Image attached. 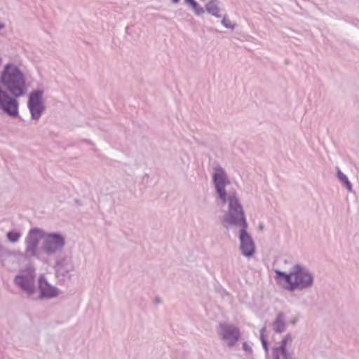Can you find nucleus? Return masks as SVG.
<instances>
[{"label":"nucleus","mask_w":359,"mask_h":359,"mask_svg":"<svg viewBox=\"0 0 359 359\" xmlns=\"http://www.w3.org/2000/svg\"><path fill=\"white\" fill-rule=\"evenodd\" d=\"M184 1L191 6L195 15H200L204 13L203 8L195 0H184Z\"/></svg>","instance_id":"15"},{"label":"nucleus","mask_w":359,"mask_h":359,"mask_svg":"<svg viewBox=\"0 0 359 359\" xmlns=\"http://www.w3.org/2000/svg\"><path fill=\"white\" fill-rule=\"evenodd\" d=\"M220 2L218 0H211L205 5L206 11L208 13L212 15H214L217 18H219V12H220Z\"/></svg>","instance_id":"13"},{"label":"nucleus","mask_w":359,"mask_h":359,"mask_svg":"<svg viewBox=\"0 0 359 359\" xmlns=\"http://www.w3.org/2000/svg\"><path fill=\"white\" fill-rule=\"evenodd\" d=\"M222 24L226 28H229L231 29H233L235 28V24L232 23L231 20L226 18V17H224V18L222 19Z\"/></svg>","instance_id":"18"},{"label":"nucleus","mask_w":359,"mask_h":359,"mask_svg":"<svg viewBox=\"0 0 359 359\" xmlns=\"http://www.w3.org/2000/svg\"><path fill=\"white\" fill-rule=\"evenodd\" d=\"M274 271L276 280L280 283L284 280L286 285H283V287L288 291L302 290L313 285L314 280L313 274L306 267L302 265H294L289 273L277 269Z\"/></svg>","instance_id":"4"},{"label":"nucleus","mask_w":359,"mask_h":359,"mask_svg":"<svg viewBox=\"0 0 359 359\" xmlns=\"http://www.w3.org/2000/svg\"><path fill=\"white\" fill-rule=\"evenodd\" d=\"M266 331V327L264 326L260 330V340L262 344V347L265 351L266 355H268L269 353V345L268 341L264 337V332Z\"/></svg>","instance_id":"17"},{"label":"nucleus","mask_w":359,"mask_h":359,"mask_svg":"<svg viewBox=\"0 0 359 359\" xmlns=\"http://www.w3.org/2000/svg\"><path fill=\"white\" fill-rule=\"evenodd\" d=\"M43 93V89H36L29 95L27 107L32 120H39L46 109Z\"/></svg>","instance_id":"5"},{"label":"nucleus","mask_w":359,"mask_h":359,"mask_svg":"<svg viewBox=\"0 0 359 359\" xmlns=\"http://www.w3.org/2000/svg\"><path fill=\"white\" fill-rule=\"evenodd\" d=\"M273 330L277 333H281L285 331L286 324L285 322V315L283 313H279L276 320L272 324Z\"/></svg>","instance_id":"12"},{"label":"nucleus","mask_w":359,"mask_h":359,"mask_svg":"<svg viewBox=\"0 0 359 359\" xmlns=\"http://www.w3.org/2000/svg\"><path fill=\"white\" fill-rule=\"evenodd\" d=\"M42 240V250L48 255H53L61 251L65 245V237L58 233H44L43 231L38 228H33L28 232L25 240V249L24 257L31 259L37 257L39 244Z\"/></svg>","instance_id":"3"},{"label":"nucleus","mask_w":359,"mask_h":359,"mask_svg":"<svg viewBox=\"0 0 359 359\" xmlns=\"http://www.w3.org/2000/svg\"><path fill=\"white\" fill-rule=\"evenodd\" d=\"M243 349L248 354L252 353V348L247 342L243 344Z\"/></svg>","instance_id":"19"},{"label":"nucleus","mask_w":359,"mask_h":359,"mask_svg":"<svg viewBox=\"0 0 359 359\" xmlns=\"http://www.w3.org/2000/svg\"><path fill=\"white\" fill-rule=\"evenodd\" d=\"M246 227L247 226H242L238 231L239 250L243 257L250 258L255 253V244L252 236L247 231Z\"/></svg>","instance_id":"8"},{"label":"nucleus","mask_w":359,"mask_h":359,"mask_svg":"<svg viewBox=\"0 0 359 359\" xmlns=\"http://www.w3.org/2000/svg\"><path fill=\"white\" fill-rule=\"evenodd\" d=\"M180 1V0H172V2L174 4H177Z\"/></svg>","instance_id":"20"},{"label":"nucleus","mask_w":359,"mask_h":359,"mask_svg":"<svg viewBox=\"0 0 359 359\" xmlns=\"http://www.w3.org/2000/svg\"><path fill=\"white\" fill-rule=\"evenodd\" d=\"M38 287L40 292V299H52L57 297L60 294V290L55 286L49 283L43 275L39 278Z\"/></svg>","instance_id":"11"},{"label":"nucleus","mask_w":359,"mask_h":359,"mask_svg":"<svg viewBox=\"0 0 359 359\" xmlns=\"http://www.w3.org/2000/svg\"><path fill=\"white\" fill-rule=\"evenodd\" d=\"M55 276L57 280L64 283L71 278L70 272L74 270V265L68 258L59 259L55 264Z\"/></svg>","instance_id":"10"},{"label":"nucleus","mask_w":359,"mask_h":359,"mask_svg":"<svg viewBox=\"0 0 359 359\" xmlns=\"http://www.w3.org/2000/svg\"><path fill=\"white\" fill-rule=\"evenodd\" d=\"M27 78L20 67L14 62L5 64L0 70V111L11 118L19 116V97L27 95Z\"/></svg>","instance_id":"1"},{"label":"nucleus","mask_w":359,"mask_h":359,"mask_svg":"<svg viewBox=\"0 0 359 359\" xmlns=\"http://www.w3.org/2000/svg\"><path fill=\"white\" fill-rule=\"evenodd\" d=\"M21 236L22 233L17 231H10L6 233L7 238L11 243L18 242Z\"/></svg>","instance_id":"16"},{"label":"nucleus","mask_w":359,"mask_h":359,"mask_svg":"<svg viewBox=\"0 0 359 359\" xmlns=\"http://www.w3.org/2000/svg\"><path fill=\"white\" fill-rule=\"evenodd\" d=\"M35 277V270L32 266H30L27 271L17 275L14 279V283L28 296H31L36 291Z\"/></svg>","instance_id":"6"},{"label":"nucleus","mask_w":359,"mask_h":359,"mask_svg":"<svg viewBox=\"0 0 359 359\" xmlns=\"http://www.w3.org/2000/svg\"><path fill=\"white\" fill-rule=\"evenodd\" d=\"M337 178L344 184V186L349 191H352V184L349 182L348 177L344 175L339 168H337Z\"/></svg>","instance_id":"14"},{"label":"nucleus","mask_w":359,"mask_h":359,"mask_svg":"<svg viewBox=\"0 0 359 359\" xmlns=\"http://www.w3.org/2000/svg\"><path fill=\"white\" fill-rule=\"evenodd\" d=\"M212 181L222 205H227L228 217L231 224H246L243 207L236 192L226 190V187L230 184V181L221 166L215 167Z\"/></svg>","instance_id":"2"},{"label":"nucleus","mask_w":359,"mask_h":359,"mask_svg":"<svg viewBox=\"0 0 359 359\" xmlns=\"http://www.w3.org/2000/svg\"><path fill=\"white\" fill-rule=\"evenodd\" d=\"M218 334L229 347L235 346L241 337L239 328L227 323L219 324Z\"/></svg>","instance_id":"9"},{"label":"nucleus","mask_w":359,"mask_h":359,"mask_svg":"<svg viewBox=\"0 0 359 359\" xmlns=\"http://www.w3.org/2000/svg\"><path fill=\"white\" fill-rule=\"evenodd\" d=\"M293 341L291 334H287L280 342L272 348L271 356L273 359H292V351L290 347Z\"/></svg>","instance_id":"7"}]
</instances>
